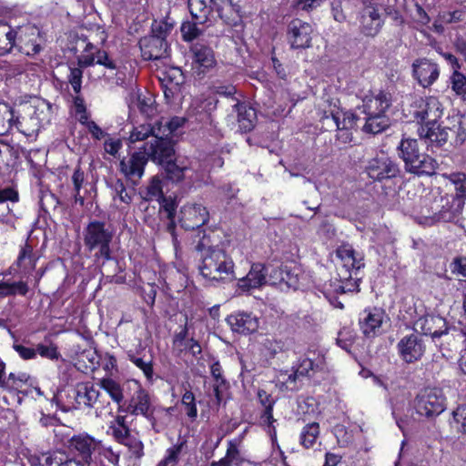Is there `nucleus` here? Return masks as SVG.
Returning <instances> with one entry per match:
<instances>
[{"label": "nucleus", "instance_id": "34", "mask_svg": "<svg viewBox=\"0 0 466 466\" xmlns=\"http://www.w3.org/2000/svg\"><path fill=\"white\" fill-rule=\"evenodd\" d=\"M257 396L259 403L264 408V410L260 416L261 421L263 424L267 425L275 431V426L273 423L276 421V420L273 418V407L276 400L271 396V394L268 393L265 390L262 389L258 390Z\"/></svg>", "mask_w": 466, "mask_h": 466}, {"label": "nucleus", "instance_id": "19", "mask_svg": "<svg viewBox=\"0 0 466 466\" xmlns=\"http://www.w3.org/2000/svg\"><path fill=\"white\" fill-rule=\"evenodd\" d=\"M391 102V94L385 90H380L377 94H371L364 97L362 113L364 115H386Z\"/></svg>", "mask_w": 466, "mask_h": 466}, {"label": "nucleus", "instance_id": "6", "mask_svg": "<svg viewBox=\"0 0 466 466\" xmlns=\"http://www.w3.org/2000/svg\"><path fill=\"white\" fill-rule=\"evenodd\" d=\"M410 115L421 126L436 125L442 116L443 107L435 96L417 97L410 106Z\"/></svg>", "mask_w": 466, "mask_h": 466}, {"label": "nucleus", "instance_id": "48", "mask_svg": "<svg viewBox=\"0 0 466 466\" xmlns=\"http://www.w3.org/2000/svg\"><path fill=\"white\" fill-rule=\"evenodd\" d=\"M357 4V0H335L331 3V12L337 22L343 23L346 21L347 15L344 12Z\"/></svg>", "mask_w": 466, "mask_h": 466}, {"label": "nucleus", "instance_id": "8", "mask_svg": "<svg viewBox=\"0 0 466 466\" xmlns=\"http://www.w3.org/2000/svg\"><path fill=\"white\" fill-rule=\"evenodd\" d=\"M123 410L131 415L144 416L150 422L155 432L158 433L161 431V425L155 416L156 408L151 403L149 393L142 387L137 388Z\"/></svg>", "mask_w": 466, "mask_h": 466}, {"label": "nucleus", "instance_id": "17", "mask_svg": "<svg viewBox=\"0 0 466 466\" xmlns=\"http://www.w3.org/2000/svg\"><path fill=\"white\" fill-rule=\"evenodd\" d=\"M330 120L327 123V128L354 127L360 117L350 112H343L336 104H329V108H324L320 121Z\"/></svg>", "mask_w": 466, "mask_h": 466}, {"label": "nucleus", "instance_id": "57", "mask_svg": "<svg viewBox=\"0 0 466 466\" xmlns=\"http://www.w3.org/2000/svg\"><path fill=\"white\" fill-rule=\"evenodd\" d=\"M453 422L458 431L466 433V405L459 406L453 412Z\"/></svg>", "mask_w": 466, "mask_h": 466}, {"label": "nucleus", "instance_id": "3", "mask_svg": "<svg viewBox=\"0 0 466 466\" xmlns=\"http://www.w3.org/2000/svg\"><path fill=\"white\" fill-rule=\"evenodd\" d=\"M83 235L86 248L89 251H96L94 256L96 259L112 258L110 244L114 232L110 225L96 219L90 220L84 228Z\"/></svg>", "mask_w": 466, "mask_h": 466}, {"label": "nucleus", "instance_id": "31", "mask_svg": "<svg viewBox=\"0 0 466 466\" xmlns=\"http://www.w3.org/2000/svg\"><path fill=\"white\" fill-rule=\"evenodd\" d=\"M238 114V128L243 133L253 130L257 123L256 110L246 103L236 102L233 106Z\"/></svg>", "mask_w": 466, "mask_h": 466}, {"label": "nucleus", "instance_id": "11", "mask_svg": "<svg viewBox=\"0 0 466 466\" xmlns=\"http://www.w3.org/2000/svg\"><path fill=\"white\" fill-rule=\"evenodd\" d=\"M148 159L157 165L167 163L175 155L174 143L171 137L155 136L141 147Z\"/></svg>", "mask_w": 466, "mask_h": 466}, {"label": "nucleus", "instance_id": "42", "mask_svg": "<svg viewBox=\"0 0 466 466\" xmlns=\"http://www.w3.org/2000/svg\"><path fill=\"white\" fill-rule=\"evenodd\" d=\"M174 25L175 22L170 20L168 17L159 21L154 20L151 25L150 35H154L156 38L159 39H167V35L172 32Z\"/></svg>", "mask_w": 466, "mask_h": 466}, {"label": "nucleus", "instance_id": "25", "mask_svg": "<svg viewBox=\"0 0 466 466\" xmlns=\"http://www.w3.org/2000/svg\"><path fill=\"white\" fill-rule=\"evenodd\" d=\"M384 312L374 308L372 310H364L360 318L359 324L363 335L367 338H374L380 332L383 322Z\"/></svg>", "mask_w": 466, "mask_h": 466}, {"label": "nucleus", "instance_id": "5", "mask_svg": "<svg viewBox=\"0 0 466 466\" xmlns=\"http://www.w3.org/2000/svg\"><path fill=\"white\" fill-rule=\"evenodd\" d=\"M74 400L76 409H94L97 417L110 405L106 396L102 395L91 382L78 383L76 386Z\"/></svg>", "mask_w": 466, "mask_h": 466}, {"label": "nucleus", "instance_id": "22", "mask_svg": "<svg viewBox=\"0 0 466 466\" xmlns=\"http://www.w3.org/2000/svg\"><path fill=\"white\" fill-rule=\"evenodd\" d=\"M413 76L419 84L423 87L431 86L439 77V67L436 63L422 58L418 59L412 64Z\"/></svg>", "mask_w": 466, "mask_h": 466}, {"label": "nucleus", "instance_id": "1", "mask_svg": "<svg viewBox=\"0 0 466 466\" xmlns=\"http://www.w3.org/2000/svg\"><path fill=\"white\" fill-rule=\"evenodd\" d=\"M197 248L201 252L198 268L205 279L218 284L236 279L234 262L224 249L214 246L205 248L203 243H199Z\"/></svg>", "mask_w": 466, "mask_h": 466}, {"label": "nucleus", "instance_id": "63", "mask_svg": "<svg viewBox=\"0 0 466 466\" xmlns=\"http://www.w3.org/2000/svg\"><path fill=\"white\" fill-rule=\"evenodd\" d=\"M233 466H240L242 458L240 452L235 443L230 441L227 450V453L224 457Z\"/></svg>", "mask_w": 466, "mask_h": 466}, {"label": "nucleus", "instance_id": "30", "mask_svg": "<svg viewBox=\"0 0 466 466\" xmlns=\"http://www.w3.org/2000/svg\"><path fill=\"white\" fill-rule=\"evenodd\" d=\"M451 127H442L438 123L431 126H420L419 128V136L420 138L426 139L431 146L438 147L445 145L449 139V132Z\"/></svg>", "mask_w": 466, "mask_h": 466}, {"label": "nucleus", "instance_id": "59", "mask_svg": "<svg viewBox=\"0 0 466 466\" xmlns=\"http://www.w3.org/2000/svg\"><path fill=\"white\" fill-rule=\"evenodd\" d=\"M184 447H185V442L182 441V442L177 443V444L174 445L173 447L169 448L167 451V456L163 461L164 464L166 466H167L169 464L173 466L175 463H177L180 454L182 453Z\"/></svg>", "mask_w": 466, "mask_h": 466}, {"label": "nucleus", "instance_id": "49", "mask_svg": "<svg viewBox=\"0 0 466 466\" xmlns=\"http://www.w3.org/2000/svg\"><path fill=\"white\" fill-rule=\"evenodd\" d=\"M341 285L339 286L338 289L341 293L353 292L359 290L360 279L354 273H343L338 272Z\"/></svg>", "mask_w": 466, "mask_h": 466}, {"label": "nucleus", "instance_id": "9", "mask_svg": "<svg viewBox=\"0 0 466 466\" xmlns=\"http://www.w3.org/2000/svg\"><path fill=\"white\" fill-rule=\"evenodd\" d=\"M68 447L79 456L85 466H105L98 451L96 441L88 435L73 436L68 441Z\"/></svg>", "mask_w": 466, "mask_h": 466}, {"label": "nucleus", "instance_id": "52", "mask_svg": "<svg viewBox=\"0 0 466 466\" xmlns=\"http://www.w3.org/2000/svg\"><path fill=\"white\" fill-rule=\"evenodd\" d=\"M108 186L115 193L114 198L117 197L120 199V201L125 204L131 203L132 196L130 193L127 191L126 186L124 185V182L121 179H111L108 182Z\"/></svg>", "mask_w": 466, "mask_h": 466}, {"label": "nucleus", "instance_id": "64", "mask_svg": "<svg viewBox=\"0 0 466 466\" xmlns=\"http://www.w3.org/2000/svg\"><path fill=\"white\" fill-rule=\"evenodd\" d=\"M450 267L453 274L461 275L466 278V257H455L452 259Z\"/></svg>", "mask_w": 466, "mask_h": 466}, {"label": "nucleus", "instance_id": "54", "mask_svg": "<svg viewBox=\"0 0 466 466\" xmlns=\"http://www.w3.org/2000/svg\"><path fill=\"white\" fill-rule=\"evenodd\" d=\"M35 350L36 354L51 360H57L60 358L57 346L52 342L39 343L36 345Z\"/></svg>", "mask_w": 466, "mask_h": 466}, {"label": "nucleus", "instance_id": "35", "mask_svg": "<svg viewBox=\"0 0 466 466\" xmlns=\"http://www.w3.org/2000/svg\"><path fill=\"white\" fill-rule=\"evenodd\" d=\"M363 120L365 123L362 130L372 135L381 133L390 126V120L387 115H364Z\"/></svg>", "mask_w": 466, "mask_h": 466}, {"label": "nucleus", "instance_id": "32", "mask_svg": "<svg viewBox=\"0 0 466 466\" xmlns=\"http://www.w3.org/2000/svg\"><path fill=\"white\" fill-rule=\"evenodd\" d=\"M217 12L219 17L229 26L237 27L241 25L242 18L238 5H233L231 0H217Z\"/></svg>", "mask_w": 466, "mask_h": 466}, {"label": "nucleus", "instance_id": "44", "mask_svg": "<svg viewBox=\"0 0 466 466\" xmlns=\"http://www.w3.org/2000/svg\"><path fill=\"white\" fill-rule=\"evenodd\" d=\"M319 435V426L317 422L307 424L300 434V443L307 449L311 448Z\"/></svg>", "mask_w": 466, "mask_h": 466}, {"label": "nucleus", "instance_id": "15", "mask_svg": "<svg viewBox=\"0 0 466 466\" xmlns=\"http://www.w3.org/2000/svg\"><path fill=\"white\" fill-rule=\"evenodd\" d=\"M400 172L399 165L385 156L372 158L367 166L369 177L378 181L394 178L399 176Z\"/></svg>", "mask_w": 466, "mask_h": 466}, {"label": "nucleus", "instance_id": "45", "mask_svg": "<svg viewBox=\"0 0 466 466\" xmlns=\"http://www.w3.org/2000/svg\"><path fill=\"white\" fill-rule=\"evenodd\" d=\"M140 194L142 198L146 201L158 200L163 198L161 179L158 177H153L145 191H142Z\"/></svg>", "mask_w": 466, "mask_h": 466}, {"label": "nucleus", "instance_id": "24", "mask_svg": "<svg viewBox=\"0 0 466 466\" xmlns=\"http://www.w3.org/2000/svg\"><path fill=\"white\" fill-rule=\"evenodd\" d=\"M267 275L268 270L265 265L254 263L247 276L238 279V286L243 291L258 289L267 283Z\"/></svg>", "mask_w": 466, "mask_h": 466}, {"label": "nucleus", "instance_id": "51", "mask_svg": "<svg viewBox=\"0 0 466 466\" xmlns=\"http://www.w3.org/2000/svg\"><path fill=\"white\" fill-rule=\"evenodd\" d=\"M198 21H186L182 23L180 31L184 41L191 42L202 35L203 31L198 26Z\"/></svg>", "mask_w": 466, "mask_h": 466}, {"label": "nucleus", "instance_id": "21", "mask_svg": "<svg viewBox=\"0 0 466 466\" xmlns=\"http://www.w3.org/2000/svg\"><path fill=\"white\" fill-rule=\"evenodd\" d=\"M14 127L26 137H31L35 132V129H25L23 122L19 120L18 116H15L13 107L0 100V136L6 135Z\"/></svg>", "mask_w": 466, "mask_h": 466}, {"label": "nucleus", "instance_id": "13", "mask_svg": "<svg viewBox=\"0 0 466 466\" xmlns=\"http://www.w3.org/2000/svg\"><path fill=\"white\" fill-rule=\"evenodd\" d=\"M400 359L408 364L414 363L421 359L426 350L422 337L419 334L404 336L397 344Z\"/></svg>", "mask_w": 466, "mask_h": 466}, {"label": "nucleus", "instance_id": "23", "mask_svg": "<svg viewBox=\"0 0 466 466\" xmlns=\"http://www.w3.org/2000/svg\"><path fill=\"white\" fill-rule=\"evenodd\" d=\"M114 440L127 447V455L128 459L133 461V465L136 466L137 461H139L145 454L144 444L138 438V434L132 431L123 434L119 432L117 436L114 437Z\"/></svg>", "mask_w": 466, "mask_h": 466}, {"label": "nucleus", "instance_id": "39", "mask_svg": "<svg viewBox=\"0 0 466 466\" xmlns=\"http://www.w3.org/2000/svg\"><path fill=\"white\" fill-rule=\"evenodd\" d=\"M159 135V127H157L156 120L150 124H143L133 128L130 132L129 141L130 143H136L143 141L149 137H155Z\"/></svg>", "mask_w": 466, "mask_h": 466}, {"label": "nucleus", "instance_id": "38", "mask_svg": "<svg viewBox=\"0 0 466 466\" xmlns=\"http://www.w3.org/2000/svg\"><path fill=\"white\" fill-rule=\"evenodd\" d=\"M191 51L194 54L196 62L201 66L209 68L214 66L215 57L213 50L210 47L198 43L191 47Z\"/></svg>", "mask_w": 466, "mask_h": 466}, {"label": "nucleus", "instance_id": "56", "mask_svg": "<svg viewBox=\"0 0 466 466\" xmlns=\"http://www.w3.org/2000/svg\"><path fill=\"white\" fill-rule=\"evenodd\" d=\"M49 466H85L76 459L69 458L63 452L56 451L49 461Z\"/></svg>", "mask_w": 466, "mask_h": 466}, {"label": "nucleus", "instance_id": "7", "mask_svg": "<svg viewBox=\"0 0 466 466\" xmlns=\"http://www.w3.org/2000/svg\"><path fill=\"white\" fill-rule=\"evenodd\" d=\"M446 409V397L439 388L423 390L415 400L416 412L427 419H433Z\"/></svg>", "mask_w": 466, "mask_h": 466}, {"label": "nucleus", "instance_id": "12", "mask_svg": "<svg viewBox=\"0 0 466 466\" xmlns=\"http://www.w3.org/2000/svg\"><path fill=\"white\" fill-rule=\"evenodd\" d=\"M209 219L206 207L197 203H187L181 207L178 221L186 230H194L204 226Z\"/></svg>", "mask_w": 466, "mask_h": 466}, {"label": "nucleus", "instance_id": "28", "mask_svg": "<svg viewBox=\"0 0 466 466\" xmlns=\"http://www.w3.org/2000/svg\"><path fill=\"white\" fill-rule=\"evenodd\" d=\"M441 202H443L441 209L435 213L432 218L435 222L454 220L461 213L464 206L463 200H458L451 196L441 198Z\"/></svg>", "mask_w": 466, "mask_h": 466}, {"label": "nucleus", "instance_id": "33", "mask_svg": "<svg viewBox=\"0 0 466 466\" xmlns=\"http://www.w3.org/2000/svg\"><path fill=\"white\" fill-rule=\"evenodd\" d=\"M216 7L217 0H188L187 5L192 17L203 25L208 20L212 12V5Z\"/></svg>", "mask_w": 466, "mask_h": 466}, {"label": "nucleus", "instance_id": "14", "mask_svg": "<svg viewBox=\"0 0 466 466\" xmlns=\"http://www.w3.org/2000/svg\"><path fill=\"white\" fill-rule=\"evenodd\" d=\"M312 33L310 24L297 18L288 25L287 39L292 49H306L310 46Z\"/></svg>", "mask_w": 466, "mask_h": 466}, {"label": "nucleus", "instance_id": "27", "mask_svg": "<svg viewBox=\"0 0 466 466\" xmlns=\"http://www.w3.org/2000/svg\"><path fill=\"white\" fill-rule=\"evenodd\" d=\"M416 329H420L425 335L432 338H440L447 333L446 321L440 316L427 315L420 318L415 322Z\"/></svg>", "mask_w": 466, "mask_h": 466}, {"label": "nucleus", "instance_id": "43", "mask_svg": "<svg viewBox=\"0 0 466 466\" xmlns=\"http://www.w3.org/2000/svg\"><path fill=\"white\" fill-rule=\"evenodd\" d=\"M100 387L110 396V398L120 404L124 399L123 390L119 383L112 379L106 378L99 381Z\"/></svg>", "mask_w": 466, "mask_h": 466}, {"label": "nucleus", "instance_id": "60", "mask_svg": "<svg viewBox=\"0 0 466 466\" xmlns=\"http://www.w3.org/2000/svg\"><path fill=\"white\" fill-rule=\"evenodd\" d=\"M7 201L15 203L18 201V193L12 187H5L0 189V212L5 210Z\"/></svg>", "mask_w": 466, "mask_h": 466}, {"label": "nucleus", "instance_id": "26", "mask_svg": "<svg viewBox=\"0 0 466 466\" xmlns=\"http://www.w3.org/2000/svg\"><path fill=\"white\" fill-rule=\"evenodd\" d=\"M227 322L234 332L253 333L258 328V319L251 313L238 311L229 315Z\"/></svg>", "mask_w": 466, "mask_h": 466}, {"label": "nucleus", "instance_id": "61", "mask_svg": "<svg viewBox=\"0 0 466 466\" xmlns=\"http://www.w3.org/2000/svg\"><path fill=\"white\" fill-rule=\"evenodd\" d=\"M130 360L139 368L147 380H151L153 378V365L151 360H145L143 358L131 356Z\"/></svg>", "mask_w": 466, "mask_h": 466}, {"label": "nucleus", "instance_id": "55", "mask_svg": "<svg viewBox=\"0 0 466 466\" xmlns=\"http://www.w3.org/2000/svg\"><path fill=\"white\" fill-rule=\"evenodd\" d=\"M182 405L185 407L187 417L194 420L198 416V409L196 405L195 396L192 391L187 390L181 400Z\"/></svg>", "mask_w": 466, "mask_h": 466}, {"label": "nucleus", "instance_id": "47", "mask_svg": "<svg viewBox=\"0 0 466 466\" xmlns=\"http://www.w3.org/2000/svg\"><path fill=\"white\" fill-rule=\"evenodd\" d=\"M283 285L297 289L299 283L300 269L296 266L282 265Z\"/></svg>", "mask_w": 466, "mask_h": 466}, {"label": "nucleus", "instance_id": "62", "mask_svg": "<svg viewBox=\"0 0 466 466\" xmlns=\"http://www.w3.org/2000/svg\"><path fill=\"white\" fill-rule=\"evenodd\" d=\"M465 13L462 10H455L452 12H442L439 15L441 23L452 24L464 20Z\"/></svg>", "mask_w": 466, "mask_h": 466}, {"label": "nucleus", "instance_id": "50", "mask_svg": "<svg viewBox=\"0 0 466 466\" xmlns=\"http://www.w3.org/2000/svg\"><path fill=\"white\" fill-rule=\"evenodd\" d=\"M160 80L162 83H166L180 89L181 86L185 83V76L181 69L172 67L163 74V77H161Z\"/></svg>", "mask_w": 466, "mask_h": 466}, {"label": "nucleus", "instance_id": "58", "mask_svg": "<svg viewBox=\"0 0 466 466\" xmlns=\"http://www.w3.org/2000/svg\"><path fill=\"white\" fill-rule=\"evenodd\" d=\"M451 84L452 90L457 95H463L465 93L466 76L459 72L458 69H455L451 76Z\"/></svg>", "mask_w": 466, "mask_h": 466}, {"label": "nucleus", "instance_id": "36", "mask_svg": "<svg viewBox=\"0 0 466 466\" xmlns=\"http://www.w3.org/2000/svg\"><path fill=\"white\" fill-rule=\"evenodd\" d=\"M186 119L180 116H173L171 118L160 117L156 120L157 127H159L160 137H171L183 127Z\"/></svg>", "mask_w": 466, "mask_h": 466}, {"label": "nucleus", "instance_id": "29", "mask_svg": "<svg viewBox=\"0 0 466 466\" xmlns=\"http://www.w3.org/2000/svg\"><path fill=\"white\" fill-rule=\"evenodd\" d=\"M319 369V364L315 363L312 360L309 358L302 360L294 371L289 374L288 379L284 381L286 388L290 390H298L297 381L301 380L303 378H309L311 376L310 372H315Z\"/></svg>", "mask_w": 466, "mask_h": 466}, {"label": "nucleus", "instance_id": "2", "mask_svg": "<svg viewBox=\"0 0 466 466\" xmlns=\"http://www.w3.org/2000/svg\"><path fill=\"white\" fill-rule=\"evenodd\" d=\"M399 157L404 162L405 171L418 177L432 176L438 167L431 156L421 153L417 139L403 137L398 146Z\"/></svg>", "mask_w": 466, "mask_h": 466}, {"label": "nucleus", "instance_id": "40", "mask_svg": "<svg viewBox=\"0 0 466 466\" xmlns=\"http://www.w3.org/2000/svg\"><path fill=\"white\" fill-rule=\"evenodd\" d=\"M443 177L448 179L455 186V195L451 196L458 200L466 199V174L462 172H453L450 174H443Z\"/></svg>", "mask_w": 466, "mask_h": 466}, {"label": "nucleus", "instance_id": "37", "mask_svg": "<svg viewBox=\"0 0 466 466\" xmlns=\"http://www.w3.org/2000/svg\"><path fill=\"white\" fill-rule=\"evenodd\" d=\"M16 30L0 22V56L9 54L15 47Z\"/></svg>", "mask_w": 466, "mask_h": 466}, {"label": "nucleus", "instance_id": "53", "mask_svg": "<svg viewBox=\"0 0 466 466\" xmlns=\"http://www.w3.org/2000/svg\"><path fill=\"white\" fill-rule=\"evenodd\" d=\"M72 182L74 185V190H75V200L76 202H79L81 205L84 204V198L80 196V189L83 187V184L86 180L85 177V172L82 170V168L78 166L76 167L73 175H72Z\"/></svg>", "mask_w": 466, "mask_h": 466}, {"label": "nucleus", "instance_id": "46", "mask_svg": "<svg viewBox=\"0 0 466 466\" xmlns=\"http://www.w3.org/2000/svg\"><path fill=\"white\" fill-rule=\"evenodd\" d=\"M167 177L172 182H180L185 177V172L188 170V167L177 164L170 159L167 163L164 164Z\"/></svg>", "mask_w": 466, "mask_h": 466}, {"label": "nucleus", "instance_id": "18", "mask_svg": "<svg viewBox=\"0 0 466 466\" xmlns=\"http://www.w3.org/2000/svg\"><path fill=\"white\" fill-rule=\"evenodd\" d=\"M142 57L145 60H161L169 56V46L167 39L147 35L139 40Z\"/></svg>", "mask_w": 466, "mask_h": 466}, {"label": "nucleus", "instance_id": "16", "mask_svg": "<svg viewBox=\"0 0 466 466\" xmlns=\"http://www.w3.org/2000/svg\"><path fill=\"white\" fill-rule=\"evenodd\" d=\"M148 160L144 149L139 148V150L134 152L128 159L120 161V170L125 177L136 186L143 177L145 167Z\"/></svg>", "mask_w": 466, "mask_h": 466}, {"label": "nucleus", "instance_id": "20", "mask_svg": "<svg viewBox=\"0 0 466 466\" xmlns=\"http://www.w3.org/2000/svg\"><path fill=\"white\" fill-rule=\"evenodd\" d=\"M336 254L342 263L338 272L354 273L356 276L358 271L364 267L363 256L356 252L350 245H341L338 248Z\"/></svg>", "mask_w": 466, "mask_h": 466}, {"label": "nucleus", "instance_id": "10", "mask_svg": "<svg viewBox=\"0 0 466 466\" xmlns=\"http://www.w3.org/2000/svg\"><path fill=\"white\" fill-rule=\"evenodd\" d=\"M44 39L34 25H25L16 30L15 48L27 56H35L43 49Z\"/></svg>", "mask_w": 466, "mask_h": 466}, {"label": "nucleus", "instance_id": "41", "mask_svg": "<svg viewBox=\"0 0 466 466\" xmlns=\"http://www.w3.org/2000/svg\"><path fill=\"white\" fill-rule=\"evenodd\" d=\"M37 258L33 253V248L30 245L25 244V246L21 248L18 258L17 265L21 268L25 272H29L35 268Z\"/></svg>", "mask_w": 466, "mask_h": 466}, {"label": "nucleus", "instance_id": "4", "mask_svg": "<svg viewBox=\"0 0 466 466\" xmlns=\"http://www.w3.org/2000/svg\"><path fill=\"white\" fill-rule=\"evenodd\" d=\"M354 6L358 10L359 30L366 37H375L381 31L384 20L379 5L373 0H357Z\"/></svg>", "mask_w": 466, "mask_h": 466}]
</instances>
